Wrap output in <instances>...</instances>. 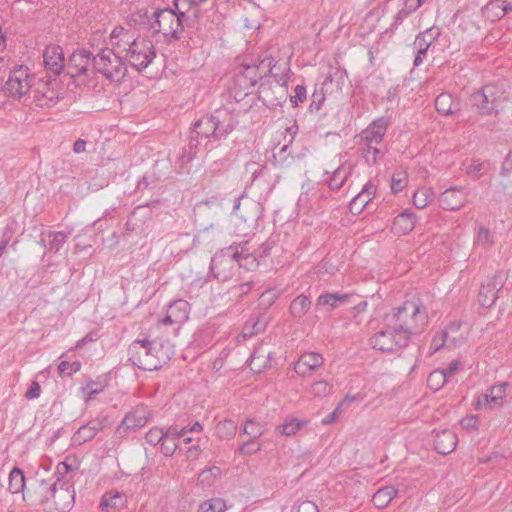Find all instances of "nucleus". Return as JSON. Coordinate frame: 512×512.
<instances>
[{
    "instance_id": "4d7b16f0",
    "label": "nucleus",
    "mask_w": 512,
    "mask_h": 512,
    "mask_svg": "<svg viewBox=\"0 0 512 512\" xmlns=\"http://www.w3.org/2000/svg\"><path fill=\"white\" fill-rule=\"evenodd\" d=\"M475 243L481 245L484 248L490 247L493 244V237L491 232L484 227H480L475 239Z\"/></svg>"
},
{
    "instance_id": "603ef678",
    "label": "nucleus",
    "mask_w": 512,
    "mask_h": 512,
    "mask_svg": "<svg viewBox=\"0 0 512 512\" xmlns=\"http://www.w3.org/2000/svg\"><path fill=\"white\" fill-rule=\"evenodd\" d=\"M407 184V175L405 172L393 174L391 179V191L393 194L401 192Z\"/></svg>"
},
{
    "instance_id": "c9c22d12",
    "label": "nucleus",
    "mask_w": 512,
    "mask_h": 512,
    "mask_svg": "<svg viewBox=\"0 0 512 512\" xmlns=\"http://www.w3.org/2000/svg\"><path fill=\"white\" fill-rule=\"evenodd\" d=\"M306 424V421L289 418L286 419L283 424L276 427V432L287 437L294 436Z\"/></svg>"
},
{
    "instance_id": "052dcab7",
    "label": "nucleus",
    "mask_w": 512,
    "mask_h": 512,
    "mask_svg": "<svg viewBox=\"0 0 512 512\" xmlns=\"http://www.w3.org/2000/svg\"><path fill=\"white\" fill-rule=\"evenodd\" d=\"M307 98V91L304 85H297L294 89V95L289 97L291 106L293 108L297 107L299 103H302Z\"/></svg>"
},
{
    "instance_id": "f257e3e1",
    "label": "nucleus",
    "mask_w": 512,
    "mask_h": 512,
    "mask_svg": "<svg viewBox=\"0 0 512 512\" xmlns=\"http://www.w3.org/2000/svg\"><path fill=\"white\" fill-rule=\"evenodd\" d=\"M131 22L147 29L152 35L162 34L169 44L184 38L186 25L171 7L156 9L152 18L148 17L146 11H138L132 14Z\"/></svg>"
},
{
    "instance_id": "0e129e2a",
    "label": "nucleus",
    "mask_w": 512,
    "mask_h": 512,
    "mask_svg": "<svg viewBox=\"0 0 512 512\" xmlns=\"http://www.w3.org/2000/svg\"><path fill=\"white\" fill-rule=\"evenodd\" d=\"M246 421L249 425L248 435L251 438L257 439L264 434L265 428L262 424L255 421L254 419H247Z\"/></svg>"
},
{
    "instance_id": "680f3d73",
    "label": "nucleus",
    "mask_w": 512,
    "mask_h": 512,
    "mask_svg": "<svg viewBox=\"0 0 512 512\" xmlns=\"http://www.w3.org/2000/svg\"><path fill=\"white\" fill-rule=\"evenodd\" d=\"M164 437V430L161 428H152L150 429L146 435L145 440L147 443H149L152 446H156L161 443L162 439Z\"/></svg>"
},
{
    "instance_id": "a878e982",
    "label": "nucleus",
    "mask_w": 512,
    "mask_h": 512,
    "mask_svg": "<svg viewBox=\"0 0 512 512\" xmlns=\"http://www.w3.org/2000/svg\"><path fill=\"white\" fill-rule=\"evenodd\" d=\"M458 443L457 435L451 430L437 432L434 438V449L441 455L453 452Z\"/></svg>"
},
{
    "instance_id": "09e8293b",
    "label": "nucleus",
    "mask_w": 512,
    "mask_h": 512,
    "mask_svg": "<svg viewBox=\"0 0 512 512\" xmlns=\"http://www.w3.org/2000/svg\"><path fill=\"white\" fill-rule=\"evenodd\" d=\"M82 364L80 361L69 362L63 360L58 365V372L60 376H71L80 371Z\"/></svg>"
},
{
    "instance_id": "864d4df0",
    "label": "nucleus",
    "mask_w": 512,
    "mask_h": 512,
    "mask_svg": "<svg viewBox=\"0 0 512 512\" xmlns=\"http://www.w3.org/2000/svg\"><path fill=\"white\" fill-rule=\"evenodd\" d=\"M255 440L256 439L251 438L250 440L241 444L237 449V453L241 455H253L260 451L261 444L257 443Z\"/></svg>"
},
{
    "instance_id": "338daca9",
    "label": "nucleus",
    "mask_w": 512,
    "mask_h": 512,
    "mask_svg": "<svg viewBox=\"0 0 512 512\" xmlns=\"http://www.w3.org/2000/svg\"><path fill=\"white\" fill-rule=\"evenodd\" d=\"M370 198H366L363 196L361 192H359L350 202V210H358L360 213L370 202Z\"/></svg>"
},
{
    "instance_id": "a211bd4d",
    "label": "nucleus",
    "mask_w": 512,
    "mask_h": 512,
    "mask_svg": "<svg viewBox=\"0 0 512 512\" xmlns=\"http://www.w3.org/2000/svg\"><path fill=\"white\" fill-rule=\"evenodd\" d=\"M108 425V418L105 415H99L82 425L73 435L72 441L75 445H82L91 441L100 431Z\"/></svg>"
},
{
    "instance_id": "9b49d317",
    "label": "nucleus",
    "mask_w": 512,
    "mask_h": 512,
    "mask_svg": "<svg viewBox=\"0 0 512 512\" xmlns=\"http://www.w3.org/2000/svg\"><path fill=\"white\" fill-rule=\"evenodd\" d=\"M35 76L29 74L28 67L19 66L10 72L3 87L9 96L21 100L27 94L32 93L35 86Z\"/></svg>"
},
{
    "instance_id": "e2e57ef3",
    "label": "nucleus",
    "mask_w": 512,
    "mask_h": 512,
    "mask_svg": "<svg viewBox=\"0 0 512 512\" xmlns=\"http://www.w3.org/2000/svg\"><path fill=\"white\" fill-rule=\"evenodd\" d=\"M178 448H179L178 441L171 440L168 438H163L160 443L161 452L165 456H172Z\"/></svg>"
},
{
    "instance_id": "7c9ffc66",
    "label": "nucleus",
    "mask_w": 512,
    "mask_h": 512,
    "mask_svg": "<svg viewBox=\"0 0 512 512\" xmlns=\"http://www.w3.org/2000/svg\"><path fill=\"white\" fill-rule=\"evenodd\" d=\"M397 493L398 490L394 486H385L374 493L372 502L377 508H385L390 504Z\"/></svg>"
},
{
    "instance_id": "49530a36",
    "label": "nucleus",
    "mask_w": 512,
    "mask_h": 512,
    "mask_svg": "<svg viewBox=\"0 0 512 512\" xmlns=\"http://www.w3.org/2000/svg\"><path fill=\"white\" fill-rule=\"evenodd\" d=\"M51 241L49 243V251L57 253L64 245L68 238V234L63 231L50 232Z\"/></svg>"
},
{
    "instance_id": "2f4dec72",
    "label": "nucleus",
    "mask_w": 512,
    "mask_h": 512,
    "mask_svg": "<svg viewBox=\"0 0 512 512\" xmlns=\"http://www.w3.org/2000/svg\"><path fill=\"white\" fill-rule=\"evenodd\" d=\"M148 412L145 407H138L133 412L128 413L125 419V425H129L130 428L137 430L138 428H142L146 425L148 421Z\"/></svg>"
},
{
    "instance_id": "cd10ccee",
    "label": "nucleus",
    "mask_w": 512,
    "mask_h": 512,
    "mask_svg": "<svg viewBox=\"0 0 512 512\" xmlns=\"http://www.w3.org/2000/svg\"><path fill=\"white\" fill-rule=\"evenodd\" d=\"M435 108L442 115H454L461 110L459 99L450 93H441L435 99Z\"/></svg>"
},
{
    "instance_id": "a19ab883",
    "label": "nucleus",
    "mask_w": 512,
    "mask_h": 512,
    "mask_svg": "<svg viewBox=\"0 0 512 512\" xmlns=\"http://www.w3.org/2000/svg\"><path fill=\"white\" fill-rule=\"evenodd\" d=\"M215 429L216 434L220 439L229 440L232 437H234L237 430V425L234 421L230 419H225L223 421H220L216 425Z\"/></svg>"
},
{
    "instance_id": "4be33fe9",
    "label": "nucleus",
    "mask_w": 512,
    "mask_h": 512,
    "mask_svg": "<svg viewBox=\"0 0 512 512\" xmlns=\"http://www.w3.org/2000/svg\"><path fill=\"white\" fill-rule=\"evenodd\" d=\"M438 201L443 210H458L465 205L467 192L463 187H450L439 195Z\"/></svg>"
},
{
    "instance_id": "4468645a",
    "label": "nucleus",
    "mask_w": 512,
    "mask_h": 512,
    "mask_svg": "<svg viewBox=\"0 0 512 512\" xmlns=\"http://www.w3.org/2000/svg\"><path fill=\"white\" fill-rule=\"evenodd\" d=\"M201 4L192 0H173L172 10L184 21L186 28L199 29L202 24Z\"/></svg>"
},
{
    "instance_id": "ddd939ff",
    "label": "nucleus",
    "mask_w": 512,
    "mask_h": 512,
    "mask_svg": "<svg viewBox=\"0 0 512 512\" xmlns=\"http://www.w3.org/2000/svg\"><path fill=\"white\" fill-rule=\"evenodd\" d=\"M93 55L92 52L86 49L75 51L68 60L66 65L67 74L71 78H78L81 76L91 77L94 73L93 69Z\"/></svg>"
},
{
    "instance_id": "f8f14e48",
    "label": "nucleus",
    "mask_w": 512,
    "mask_h": 512,
    "mask_svg": "<svg viewBox=\"0 0 512 512\" xmlns=\"http://www.w3.org/2000/svg\"><path fill=\"white\" fill-rule=\"evenodd\" d=\"M124 50L131 67L139 72L146 69L156 57L154 45L147 39H133L130 48Z\"/></svg>"
},
{
    "instance_id": "5701e85b",
    "label": "nucleus",
    "mask_w": 512,
    "mask_h": 512,
    "mask_svg": "<svg viewBox=\"0 0 512 512\" xmlns=\"http://www.w3.org/2000/svg\"><path fill=\"white\" fill-rule=\"evenodd\" d=\"M44 67L53 75H59L64 69L63 49L58 45H49L43 52Z\"/></svg>"
},
{
    "instance_id": "774afa93",
    "label": "nucleus",
    "mask_w": 512,
    "mask_h": 512,
    "mask_svg": "<svg viewBox=\"0 0 512 512\" xmlns=\"http://www.w3.org/2000/svg\"><path fill=\"white\" fill-rule=\"evenodd\" d=\"M253 285L254 283L252 281L244 282L233 286L231 291L235 296L242 298L252 290Z\"/></svg>"
},
{
    "instance_id": "2eb2a0df",
    "label": "nucleus",
    "mask_w": 512,
    "mask_h": 512,
    "mask_svg": "<svg viewBox=\"0 0 512 512\" xmlns=\"http://www.w3.org/2000/svg\"><path fill=\"white\" fill-rule=\"evenodd\" d=\"M262 79L263 72L262 68H260V62L253 65H243L234 75V85L239 91H243L246 96L249 94L248 90Z\"/></svg>"
},
{
    "instance_id": "3c124183",
    "label": "nucleus",
    "mask_w": 512,
    "mask_h": 512,
    "mask_svg": "<svg viewBox=\"0 0 512 512\" xmlns=\"http://www.w3.org/2000/svg\"><path fill=\"white\" fill-rule=\"evenodd\" d=\"M332 386L326 380L316 381L311 385L310 392L316 397H324L331 393Z\"/></svg>"
},
{
    "instance_id": "f704fd0d",
    "label": "nucleus",
    "mask_w": 512,
    "mask_h": 512,
    "mask_svg": "<svg viewBox=\"0 0 512 512\" xmlns=\"http://www.w3.org/2000/svg\"><path fill=\"white\" fill-rule=\"evenodd\" d=\"M348 294L324 293L317 298L316 306H330L331 309L337 308L339 304L347 302Z\"/></svg>"
},
{
    "instance_id": "6e6d98bb",
    "label": "nucleus",
    "mask_w": 512,
    "mask_h": 512,
    "mask_svg": "<svg viewBox=\"0 0 512 512\" xmlns=\"http://www.w3.org/2000/svg\"><path fill=\"white\" fill-rule=\"evenodd\" d=\"M279 297V294L274 289L264 291L259 297V305L264 309L269 308Z\"/></svg>"
},
{
    "instance_id": "de8ad7c7",
    "label": "nucleus",
    "mask_w": 512,
    "mask_h": 512,
    "mask_svg": "<svg viewBox=\"0 0 512 512\" xmlns=\"http://www.w3.org/2000/svg\"><path fill=\"white\" fill-rule=\"evenodd\" d=\"M438 33L435 36L431 35V29L421 32L416 36L414 45L416 49L428 50L432 42L437 38Z\"/></svg>"
},
{
    "instance_id": "473e14b6",
    "label": "nucleus",
    "mask_w": 512,
    "mask_h": 512,
    "mask_svg": "<svg viewBox=\"0 0 512 512\" xmlns=\"http://www.w3.org/2000/svg\"><path fill=\"white\" fill-rule=\"evenodd\" d=\"M311 308V300L308 296L300 294L290 303V313L294 318H302Z\"/></svg>"
},
{
    "instance_id": "dca6fc26",
    "label": "nucleus",
    "mask_w": 512,
    "mask_h": 512,
    "mask_svg": "<svg viewBox=\"0 0 512 512\" xmlns=\"http://www.w3.org/2000/svg\"><path fill=\"white\" fill-rule=\"evenodd\" d=\"M263 78L270 76L275 79L277 85L287 88L289 81L290 67L288 62L278 63L272 57H265L260 60Z\"/></svg>"
},
{
    "instance_id": "aec40b11",
    "label": "nucleus",
    "mask_w": 512,
    "mask_h": 512,
    "mask_svg": "<svg viewBox=\"0 0 512 512\" xmlns=\"http://www.w3.org/2000/svg\"><path fill=\"white\" fill-rule=\"evenodd\" d=\"M503 285V278L500 274H495L493 277L489 278L486 283H483L478 294V302L480 305L485 308L492 307Z\"/></svg>"
},
{
    "instance_id": "423d86ee",
    "label": "nucleus",
    "mask_w": 512,
    "mask_h": 512,
    "mask_svg": "<svg viewBox=\"0 0 512 512\" xmlns=\"http://www.w3.org/2000/svg\"><path fill=\"white\" fill-rule=\"evenodd\" d=\"M506 100L502 86L492 83L474 92L470 98L472 107L481 115L498 114Z\"/></svg>"
},
{
    "instance_id": "0eeeda50",
    "label": "nucleus",
    "mask_w": 512,
    "mask_h": 512,
    "mask_svg": "<svg viewBox=\"0 0 512 512\" xmlns=\"http://www.w3.org/2000/svg\"><path fill=\"white\" fill-rule=\"evenodd\" d=\"M93 69L111 82L121 83L127 76L126 62L109 48L101 49L93 57Z\"/></svg>"
},
{
    "instance_id": "e433bc0d",
    "label": "nucleus",
    "mask_w": 512,
    "mask_h": 512,
    "mask_svg": "<svg viewBox=\"0 0 512 512\" xmlns=\"http://www.w3.org/2000/svg\"><path fill=\"white\" fill-rule=\"evenodd\" d=\"M25 488V475L23 471L14 467L9 474V486L8 489L12 494L23 492Z\"/></svg>"
},
{
    "instance_id": "4c0bfd02",
    "label": "nucleus",
    "mask_w": 512,
    "mask_h": 512,
    "mask_svg": "<svg viewBox=\"0 0 512 512\" xmlns=\"http://www.w3.org/2000/svg\"><path fill=\"white\" fill-rule=\"evenodd\" d=\"M351 167H338L328 180V186L331 190H339L346 182Z\"/></svg>"
},
{
    "instance_id": "c85d7f7f",
    "label": "nucleus",
    "mask_w": 512,
    "mask_h": 512,
    "mask_svg": "<svg viewBox=\"0 0 512 512\" xmlns=\"http://www.w3.org/2000/svg\"><path fill=\"white\" fill-rule=\"evenodd\" d=\"M416 225V214L409 211L399 213L393 221V230L395 233L405 235L411 232Z\"/></svg>"
},
{
    "instance_id": "9d476101",
    "label": "nucleus",
    "mask_w": 512,
    "mask_h": 512,
    "mask_svg": "<svg viewBox=\"0 0 512 512\" xmlns=\"http://www.w3.org/2000/svg\"><path fill=\"white\" fill-rule=\"evenodd\" d=\"M238 246H229L215 254L210 261V273L220 281L229 280L237 268Z\"/></svg>"
},
{
    "instance_id": "13d9d810",
    "label": "nucleus",
    "mask_w": 512,
    "mask_h": 512,
    "mask_svg": "<svg viewBox=\"0 0 512 512\" xmlns=\"http://www.w3.org/2000/svg\"><path fill=\"white\" fill-rule=\"evenodd\" d=\"M288 145H284L280 148L278 153L274 154L275 161L281 167H287L293 162V157L288 152Z\"/></svg>"
},
{
    "instance_id": "69168bd1",
    "label": "nucleus",
    "mask_w": 512,
    "mask_h": 512,
    "mask_svg": "<svg viewBox=\"0 0 512 512\" xmlns=\"http://www.w3.org/2000/svg\"><path fill=\"white\" fill-rule=\"evenodd\" d=\"M187 434V427H183L179 429L177 426H170L166 430H164V437L171 440L178 441L180 438L184 437Z\"/></svg>"
},
{
    "instance_id": "f03ea898",
    "label": "nucleus",
    "mask_w": 512,
    "mask_h": 512,
    "mask_svg": "<svg viewBox=\"0 0 512 512\" xmlns=\"http://www.w3.org/2000/svg\"><path fill=\"white\" fill-rule=\"evenodd\" d=\"M128 361L144 371L161 369L170 356L163 351V345L155 340L136 339L128 347Z\"/></svg>"
},
{
    "instance_id": "6ab92c4d",
    "label": "nucleus",
    "mask_w": 512,
    "mask_h": 512,
    "mask_svg": "<svg viewBox=\"0 0 512 512\" xmlns=\"http://www.w3.org/2000/svg\"><path fill=\"white\" fill-rule=\"evenodd\" d=\"M389 125V118H376L359 134L361 142L380 145L384 140Z\"/></svg>"
},
{
    "instance_id": "7ed1b4c3",
    "label": "nucleus",
    "mask_w": 512,
    "mask_h": 512,
    "mask_svg": "<svg viewBox=\"0 0 512 512\" xmlns=\"http://www.w3.org/2000/svg\"><path fill=\"white\" fill-rule=\"evenodd\" d=\"M386 321L392 322L403 334L411 339L421 334L428 325V312L422 302L405 301Z\"/></svg>"
},
{
    "instance_id": "1a4fd4ad",
    "label": "nucleus",
    "mask_w": 512,
    "mask_h": 512,
    "mask_svg": "<svg viewBox=\"0 0 512 512\" xmlns=\"http://www.w3.org/2000/svg\"><path fill=\"white\" fill-rule=\"evenodd\" d=\"M386 322V326L371 337L372 347L382 352H395L406 347L411 339L392 322Z\"/></svg>"
},
{
    "instance_id": "58836bf2",
    "label": "nucleus",
    "mask_w": 512,
    "mask_h": 512,
    "mask_svg": "<svg viewBox=\"0 0 512 512\" xmlns=\"http://www.w3.org/2000/svg\"><path fill=\"white\" fill-rule=\"evenodd\" d=\"M265 329V324L260 321L257 317H250L249 320L243 326L241 334L238 336L243 338V340L249 339L252 336L260 333Z\"/></svg>"
},
{
    "instance_id": "ea45409f",
    "label": "nucleus",
    "mask_w": 512,
    "mask_h": 512,
    "mask_svg": "<svg viewBox=\"0 0 512 512\" xmlns=\"http://www.w3.org/2000/svg\"><path fill=\"white\" fill-rule=\"evenodd\" d=\"M502 0H491L483 8L482 12L485 17L492 22L503 18Z\"/></svg>"
},
{
    "instance_id": "37998d69",
    "label": "nucleus",
    "mask_w": 512,
    "mask_h": 512,
    "mask_svg": "<svg viewBox=\"0 0 512 512\" xmlns=\"http://www.w3.org/2000/svg\"><path fill=\"white\" fill-rule=\"evenodd\" d=\"M225 501L221 498H213L200 504L198 512H224Z\"/></svg>"
},
{
    "instance_id": "6e6552de",
    "label": "nucleus",
    "mask_w": 512,
    "mask_h": 512,
    "mask_svg": "<svg viewBox=\"0 0 512 512\" xmlns=\"http://www.w3.org/2000/svg\"><path fill=\"white\" fill-rule=\"evenodd\" d=\"M262 211V205L248 197L246 192L236 198L232 213L241 221V224H237L238 234L247 235L255 227Z\"/></svg>"
},
{
    "instance_id": "b1692460",
    "label": "nucleus",
    "mask_w": 512,
    "mask_h": 512,
    "mask_svg": "<svg viewBox=\"0 0 512 512\" xmlns=\"http://www.w3.org/2000/svg\"><path fill=\"white\" fill-rule=\"evenodd\" d=\"M189 311L190 304L186 300L177 299L169 304L162 323L164 325L182 324L187 321Z\"/></svg>"
},
{
    "instance_id": "393cba45",
    "label": "nucleus",
    "mask_w": 512,
    "mask_h": 512,
    "mask_svg": "<svg viewBox=\"0 0 512 512\" xmlns=\"http://www.w3.org/2000/svg\"><path fill=\"white\" fill-rule=\"evenodd\" d=\"M324 363V358L321 354L316 352L303 353L297 362L294 364L295 372L302 377L310 375V373L317 368L321 367Z\"/></svg>"
},
{
    "instance_id": "bb28decb",
    "label": "nucleus",
    "mask_w": 512,
    "mask_h": 512,
    "mask_svg": "<svg viewBox=\"0 0 512 512\" xmlns=\"http://www.w3.org/2000/svg\"><path fill=\"white\" fill-rule=\"evenodd\" d=\"M32 94L34 101L39 107L54 106L59 100L58 93L44 82H41L38 87L33 88Z\"/></svg>"
},
{
    "instance_id": "412c9836",
    "label": "nucleus",
    "mask_w": 512,
    "mask_h": 512,
    "mask_svg": "<svg viewBox=\"0 0 512 512\" xmlns=\"http://www.w3.org/2000/svg\"><path fill=\"white\" fill-rule=\"evenodd\" d=\"M508 385V382H502L500 384L491 386L485 394H482L477 398L475 404L476 409H494L501 407L503 405V399L506 395V389Z\"/></svg>"
},
{
    "instance_id": "f3484780",
    "label": "nucleus",
    "mask_w": 512,
    "mask_h": 512,
    "mask_svg": "<svg viewBox=\"0 0 512 512\" xmlns=\"http://www.w3.org/2000/svg\"><path fill=\"white\" fill-rule=\"evenodd\" d=\"M287 88L280 85L274 88L269 82H262L258 90V99L267 108L282 106L287 100Z\"/></svg>"
},
{
    "instance_id": "79ce46f5",
    "label": "nucleus",
    "mask_w": 512,
    "mask_h": 512,
    "mask_svg": "<svg viewBox=\"0 0 512 512\" xmlns=\"http://www.w3.org/2000/svg\"><path fill=\"white\" fill-rule=\"evenodd\" d=\"M236 264L237 267H244L247 270H253L259 266L260 261L254 252L244 254V248L242 247L241 251L238 250Z\"/></svg>"
},
{
    "instance_id": "a18cd8bd",
    "label": "nucleus",
    "mask_w": 512,
    "mask_h": 512,
    "mask_svg": "<svg viewBox=\"0 0 512 512\" xmlns=\"http://www.w3.org/2000/svg\"><path fill=\"white\" fill-rule=\"evenodd\" d=\"M432 196L433 192L430 189L418 190L413 195V204L416 208L423 209L431 202Z\"/></svg>"
},
{
    "instance_id": "8fccbe9b",
    "label": "nucleus",
    "mask_w": 512,
    "mask_h": 512,
    "mask_svg": "<svg viewBox=\"0 0 512 512\" xmlns=\"http://www.w3.org/2000/svg\"><path fill=\"white\" fill-rule=\"evenodd\" d=\"M448 341V332L445 330L437 332L431 341V350L429 352V356H432L434 353L439 351L440 349L446 346Z\"/></svg>"
},
{
    "instance_id": "5fc2aeb1",
    "label": "nucleus",
    "mask_w": 512,
    "mask_h": 512,
    "mask_svg": "<svg viewBox=\"0 0 512 512\" xmlns=\"http://www.w3.org/2000/svg\"><path fill=\"white\" fill-rule=\"evenodd\" d=\"M275 244L276 241L273 238H268L254 251L259 261L265 259L271 254V250L273 249Z\"/></svg>"
},
{
    "instance_id": "72a5a7b5",
    "label": "nucleus",
    "mask_w": 512,
    "mask_h": 512,
    "mask_svg": "<svg viewBox=\"0 0 512 512\" xmlns=\"http://www.w3.org/2000/svg\"><path fill=\"white\" fill-rule=\"evenodd\" d=\"M362 146L359 148L362 157L369 165H375L378 159L384 156V151L379 148V145L361 142Z\"/></svg>"
},
{
    "instance_id": "c03bdc74",
    "label": "nucleus",
    "mask_w": 512,
    "mask_h": 512,
    "mask_svg": "<svg viewBox=\"0 0 512 512\" xmlns=\"http://www.w3.org/2000/svg\"><path fill=\"white\" fill-rule=\"evenodd\" d=\"M446 382L447 380L445 378V373L440 371V369L432 371L427 378L428 387L434 391L441 389L446 384Z\"/></svg>"
},
{
    "instance_id": "bf43d9fd",
    "label": "nucleus",
    "mask_w": 512,
    "mask_h": 512,
    "mask_svg": "<svg viewBox=\"0 0 512 512\" xmlns=\"http://www.w3.org/2000/svg\"><path fill=\"white\" fill-rule=\"evenodd\" d=\"M325 94L322 89L320 91L315 90L311 97V103L309 105V111L311 113L318 112L325 102Z\"/></svg>"
},
{
    "instance_id": "20e7f679",
    "label": "nucleus",
    "mask_w": 512,
    "mask_h": 512,
    "mask_svg": "<svg viewBox=\"0 0 512 512\" xmlns=\"http://www.w3.org/2000/svg\"><path fill=\"white\" fill-rule=\"evenodd\" d=\"M236 120L226 109H217L212 114L204 115L193 123L190 131L201 139H225L236 127Z\"/></svg>"
},
{
    "instance_id": "c756f323",
    "label": "nucleus",
    "mask_w": 512,
    "mask_h": 512,
    "mask_svg": "<svg viewBox=\"0 0 512 512\" xmlns=\"http://www.w3.org/2000/svg\"><path fill=\"white\" fill-rule=\"evenodd\" d=\"M201 140V137L190 131L189 142L179 155V160L182 164L189 163L196 157L199 151V146L201 145Z\"/></svg>"
},
{
    "instance_id": "39448f33",
    "label": "nucleus",
    "mask_w": 512,
    "mask_h": 512,
    "mask_svg": "<svg viewBox=\"0 0 512 512\" xmlns=\"http://www.w3.org/2000/svg\"><path fill=\"white\" fill-rule=\"evenodd\" d=\"M42 498L40 500L46 512H69L75 502L73 485L58 478L53 484L46 480L40 481Z\"/></svg>"
}]
</instances>
